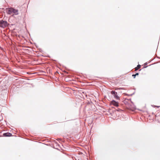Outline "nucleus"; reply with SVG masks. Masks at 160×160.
I'll list each match as a JSON object with an SVG mask.
<instances>
[{
  "label": "nucleus",
  "mask_w": 160,
  "mask_h": 160,
  "mask_svg": "<svg viewBox=\"0 0 160 160\" xmlns=\"http://www.w3.org/2000/svg\"><path fill=\"white\" fill-rule=\"evenodd\" d=\"M8 13L9 14L18 15V11L13 8H8L7 9Z\"/></svg>",
  "instance_id": "nucleus-1"
},
{
  "label": "nucleus",
  "mask_w": 160,
  "mask_h": 160,
  "mask_svg": "<svg viewBox=\"0 0 160 160\" xmlns=\"http://www.w3.org/2000/svg\"><path fill=\"white\" fill-rule=\"evenodd\" d=\"M8 26V23L6 21L3 20L0 21V26L4 28Z\"/></svg>",
  "instance_id": "nucleus-2"
},
{
  "label": "nucleus",
  "mask_w": 160,
  "mask_h": 160,
  "mask_svg": "<svg viewBox=\"0 0 160 160\" xmlns=\"http://www.w3.org/2000/svg\"><path fill=\"white\" fill-rule=\"evenodd\" d=\"M111 94L113 95L114 97L115 98H116L118 100H120L119 97L117 93L114 91H112L111 92Z\"/></svg>",
  "instance_id": "nucleus-3"
},
{
  "label": "nucleus",
  "mask_w": 160,
  "mask_h": 160,
  "mask_svg": "<svg viewBox=\"0 0 160 160\" xmlns=\"http://www.w3.org/2000/svg\"><path fill=\"white\" fill-rule=\"evenodd\" d=\"M111 103L113 105V106L116 107L118 106V103L115 101L114 100H112L111 102Z\"/></svg>",
  "instance_id": "nucleus-4"
},
{
  "label": "nucleus",
  "mask_w": 160,
  "mask_h": 160,
  "mask_svg": "<svg viewBox=\"0 0 160 160\" xmlns=\"http://www.w3.org/2000/svg\"><path fill=\"white\" fill-rule=\"evenodd\" d=\"M3 135L5 137H10L12 136V134L10 133L7 132L4 133Z\"/></svg>",
  "instance_id": "nucleus-5"
},
{
  "label": "nucleus",
  "mask_w": 160,
  "mask_h": 160,
  "mask_svg": "<svg viewBox=\"0 0 160 160\" xmlns=\"http://www.w3.org/2000/svg\"><path fill=\"white\" fill-rule=\"evenodd\" d=\"M140 68H141V65H138L137 66V67H136L135 68V71H137V70H138V69Z\"/></svg>",
  "instance_id": "nucleus-6"
},
{
  "label": "nucleus",
  "mask_w": 160,
  "mask_h": 160,
  "mask_svg": "<svg viewBox=\"0 0 160 160\" xmlns=\"http://www.w3.org/2000/svg\"><path fill=\"white\" fill-rule=\"evenodd\" d=\"M136 75L135 74H133L132 75V76L134 78H135Z\"/></svg>",
  "instance_id": "nucleus-7"
},
{
  "label": "nucleus",
  "mask_w": 160,
  "mask_h": 160,
  "mask_svg": "<svg viewBox=\"0 0 160 160\" xmlns=\"http://www.w3.org/2000/svg\"><path fill=\"white\" fill-rule=\"evenodd\" d=\"M157 107L158 108H159V107H160V106H155L154 107Z\"/></svg>",
  "instance_id": "nucleus-8"
},
{
  "label": "nucleus",
  "mask_w": 160,
  "mask_h": 160,
  "mask_svg": "<svg viewBox=\"0 0 160 160\" xmlns=\"http://www.w3.org/2000/svg\"><path fill=\"white\" fill-rule=\"evenodd\" d=\"M136 76L138 75L139 74L138 73H137L136 74H135Z\"/></svg>",
  "instance_id": "nucleus-9"
},
{
  "label": "nucleus",
  "mask_w": 160,
  "mask_h": 160,
  "mask_svg": "<svg viewBox=\"0 0 160 160\" xmlns=\"http://www.w3.org/2000/svg\"><path fill=\"white\" fill-rule=\"evenodd\" d=\"M119 110H120V109H119V110H118V111H119Z\"/></svg>",
  "instance_id": "nucleus-10"
},
{
  "label": "nucleus",
  "mask_w": 160,
  "mask_h": 160,
  "mask_svg": "<svg viewBox=\"0 0 160 160\" xmlns=\"http://www.w3.org/2000/svg\"><path fill=\"white\" fill-rule=\"evenodd\" d=\"M119 110H120V109H119V110H118V111H119Z\"/></svg>",
  "instance_id": "nucleus-11"
},
{
  "label": "nucleus",
  "mask_w": 160,
  "mask_h": 160,
  "mask_svg": "<svg viewBox=\"0 0 160 160\" xmlns=\"http://www.w3.org/2000/svg\"><path fill=\"white\" fill-rule=\"evenodd\" d=\"M119 110H120V109H119V110H118V111H119Z\"/></svg>",
  "instance_id": "nucleus-12"
}]
</instances>
